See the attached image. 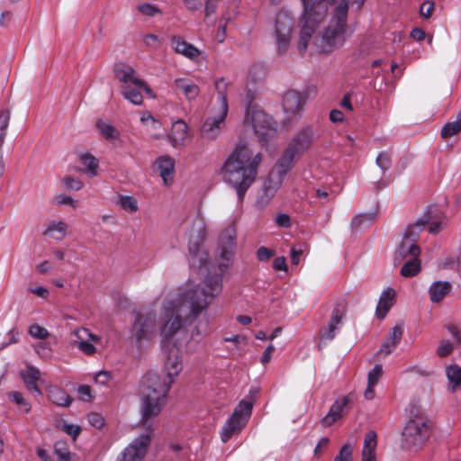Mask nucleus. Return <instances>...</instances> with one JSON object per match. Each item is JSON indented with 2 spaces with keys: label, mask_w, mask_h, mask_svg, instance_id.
I'll use <instances>...</instances> for the list:
<instances>
[{
  "label": "nucleus",
  "mask_w": 461,
  "mask_h": 461,
  "mask_svg": "<svg viewBox=\"0 0 461 461\" xmlns=\"http://www.w3.org/2000/svg\"><path fill=\"white\" fill-rule=\"evenodd\" d=\"M21 375L28 390L33 391L39 395L41 394L37 385V382L41 376V372L38 368L29 366L21 373Z\"/></svg>",
  "instance_id": "obj_28"
},
{
  "label": "nucleus",
  "mask_w": 461,
  "mask_h": 461,
  "mask_svg": "<svg viewBox=\"0 0 461 461\" xmlns=\"http://www.w3.org/2000/svg\"><path fill=\"white\" fill-rule=\"evenodd\" d=\"M333 461H353V447L350 443L342 446Z\"/></svg>",
  "instance_id": "obj_42"
},
{
  "label": "nucleus",
  "mask_w": 461,
  "mask_h": 461,
  "mask_svg": "<svg viewBox=\"0 0 461 461\" xmlns=\"http://www.w3.org/2000/svg\"><path fill=\"white\" fill-rule=\"evenodd\" d=\"M8 397L10 400L14 402L20 406H24L25 411H30L31 405L25 401V399L23 397V395L19 392H11L8 394Z\"/></svg>",
  "instance_id": "obj_46"
},
{
  "label": "nucleus",
  "mask_w": 461,
  "mask_h": 461,
  "mask_svg": "<svg viewBox=\"0 0 461 461\" xmlns=\"http://www.w3.org/2000/svg\"><path fill=\"white\" fill-rule=\"evenodd\" d=\"M64 184L68 189L75 191H78L84 186V184L81 180L73 176H67L64 179Z\"/></svg>",
  "instance_id": "obj_48"
},
{
  "label": "nucleus",
  "mask_w": 461,
  "mask_h": 461,
  "mask_svg": "<svg viewBox=\"0 0 461 461\" xmlns=\"http://www.w3.org/2000/svg\"><path fill=\"white\" fill-rule=\"evenodd\" d=\"M453 351V344L448 340H443L440 342L437 349V353L440 357L448 356Z\"/></svg>",
  "instance_id": "obj_50"
},
{
  "label": "nucleus",
  "mask_w": 461,
  "mask_h": 461,
  "mask_svg": "<svg viewBox=\"0 0 461 461\" xmlns=\"http://www.w3.org/2000/svg\"><path fill=\"white\" fill-rule=\"evenodd\" d=\"M278 122L270 114L261 111V148L274 152L277 145Z\"/></svg>",
  "instance_id": "obj_12"
},
{
  "label": "nucleus",
  "mask_w": 461,
  "mask_h": 461,
  "mask_svg": "<svg viewBox=\"0 0 461 461\" xmlns=\"http://www.w3.org/2000/svg\"><path fill=\"white\" fill-rule=\"evenodd\" d=\"M10 121V112L3 111L0 113V131L6 132V129L8 127Z\"/></svg>",
  "instance_id": "obj_57"
},
{
  "label": "nucleus",
  "mask_w": 461,
  "mask_h": 461,
  "mask_svg": "<svg viewBox=\"0 0 461 461\" xmlns=\"http://www.w3.org/2000/svg\"><path fill=\"white\" fill-rule=\"evenodd\" d=\"M344 315L345 313L343 310H340L339 308H335L333 310L328 327L321 330L320 331V338L321 340H330L335 338V331L339 324L341 323Z\"/></svg>",
  "instance_id": "obj_23"
},
{
  "label": "nucleus",
  "mask_w": 461,
  "mask_h": 461,
  "mask_svg": "<svg viewBox=\"0 0 461 461\" xmlns=\"http://www.w3.org/2000/svg\"><path fill=\"white\" fill-rule=\"evenodd\" d=\"M253 405L252 400L244 399L235 407L233 412L224 422L220 431L221 440L223 443L229 441L246 427L250 418Z\"/></svg>",
  "instance_id": "obj_6"
},
{
  "label": "nucleus",
  "mask_w": 461,
  "mask_h": 461,
  "mask_svg": "<svg viewBox=\"0 0 461 461\" xmlns=\"http://www.w3.org/2000/svg\"><path fill=\"white\" fill-rule=\"evenodd\" d=\"M429 222V217L428 215H424L422 218L417 220L413 224L407 227L396 251L397 258L403 260L408 258H419L420 249L417 245V240L424 226Z\"/></svg>",
  "instance_id": "obj_7"
},
{
  "label": "nucleus",
  "mask_w": 461,
  "mask_h": 461,
  "mask_svg": "<svg viewBox=\"0 0 461 461\" xmlns=\"http://www.w3.org/2000/svg\"><path fill=\"white\" fill-rule=\"evenodd\" d=\"M80 161L86 167V172L91 176H97V168L99 166V162L96 158L93 155L86 153L80 155Z\"/></svg>",
  "instance_id": "obj_37"
},
{
  "label": "nucleus",
  "mask_w": 461,
  "mask_h": 461,
  "mask_svg": "<svg viewBox=\"0 0 461 461\" xmlns=\"http://www.w3.org/2000/svg\"><path fill=\"white\" fill-rule=\"evenodd\" d=\"M383 374V367L377 364L369 371L367 375V387L364 392V396L367 400H372L375 397L374 386L377 384Z\"/></svg>",
  "instance_id": "obj_30"
},
{
  "label": "nucleus",
  "mask_w": 461,
  "mask_h": 461,
  "mask_svg": "<svg viewBox=\"0 0 461 461\" xmlns=\"http://www.w3.org/2000/svg\"><path fill=\"white\" fill-rule=\"evenodd\" d=\"M235 237L236 231L232 226H229L225 229L220 236L219 249L222 262L219 264L218 268L221 275L223 274L232 259L235 248Z\"/></svg>",
  "instance_id": "obj_13"
},
{
  "label": "nucleus",
  "mask_w": 461,
  "mask_h": 461,
  "mask_svg": "<svg viewBox=\"0 0 461 461\" xmlns=\"http://www.w3.org/2000/svg\"><path fill=\"white\" fill-rule=\"evenodd\" d=\"M115 78L122 84L121 89L125 86L143 87L147 94H151L149 86L137 74L136 70L126 64L117 65L114 68Z\"/></svg>",
  "instance_id": "obj_16"
},
{
  "label": "nucleus",
  "mask_w": 461,
  "mask_h": 461,
  "mask_svg": "<svg viewBox=\"0 0 461 461\" xmlns=\"http://www.w3.org/2000/svg\"><path fill=\"white\" fill-rule=\"evenodd\" d=\"M137 10L140 14L149 17H154L161 14V11L158 6L148 3L140 4L137 6Z\"/></svg>",
  "instance_id": "obj_41"
},
{
  "label": "nucleus",
  "mask_w": 461,
  "mask_h": 461,
  "mask_svg": "<svg viewBox=\"0 0 461 461\" xmlns=\"http://www.w3.org/2000/svg\"><path fill=\"white\" fill-rule=\"evenodd\" d=\"M376 164L384 171L387 170L391 165V159L386 153H380L376 158Z\"/></svg>",
  "instance_id": "obj_52"
},
{
  "label": "nucleus",
  "mask_w": 461,
  "mask_h": 461,
  "mask_svg": "<svg viewBox=\"0 0 461 461\" xmlns=\"http://www.w3.org/2000/svg\"><path fill=\"white\" fill-rule=\"evenodd\" d=\"M377 447V435L374 430L366 433L362 449L361 461H376L375 449Z\"/></svg>",
  "instance_id": "obj_22"
},
{
  "label": "nucleus",
  "mask_w": 461,
  "mask_h": 461,
  "mask_svg": "<svg viewBox=\"0 0 461 461\" xmlns=\"http://www.w3.org/2000/svg\"><path fill=\"white\" fill-rule=\"evenodd\" d=\"M434 9V3L430 1L424 2L420 6V14L424 18H429Z\"/></svg>",
  "instance_id": "obj_54"
},
{
  "label": "nucleus",
  "mask_w": 461,
  "mask_h": 461,
  "mask_svg": "<svg viewBox=\"0 0 461 461\" xmlns=\"http://www.w3.org/2000/svg\"><path fill=\"white\" fill-rule=\"evenodd\" d=\"M172 46L176 53L181 54L190 59H194L201 54V51L193 44L188 43L177 37L172 38Z\"/></svg>",
  "instance_id": "obj_27"
},
{
  "label": "nucleus",
  "mask_w": 461,
  "mask_h": 461,
  "mask_svg": "<svg viewBox=\"0 0 461 461\" xmlns=\"http://www.w3.org/2000/svg\"><path fill=\"white\" fill-rule=\"evenodd\" d=\"M274 351H275V347L272 344H269L266 348L263 355L261 356V363H263V364L268 363L272 357Z\"/></svg>",
  "instance_id": "obj_62"
},
{
  "label": "nucleus",
  "mask_w": 461,
  "mask_h": 461,
  "mask_svg": "<svg viewBox=\"0 0 461 461\" xmlns=\"http://www.w3.org/2000/svg\"><path fill=\"white\" fill-rule=\"evenodd\" d=\"M218 2L219 0H206L204 12L207 17L215 13Z\"/></svg>",
  "instance_id": "obj_63"
},
{
  "label": "nucleus",
  "mask_w": 461,
  "mask_h": 461,
  "mask_svg": "<svg viewBox=\"0 0 461 461\" xmlns=\"http://www.w3.org/2000/svg\"><path fill=\"white\" fill-rule=\"evenodd\" d=\"M402 333V327L401 325H395L388 333L385 341L382 344L377 354H384L385 356L391 354L397 344L401 341Z\"/></svg>",
  "instance_id": "obj_21"
},
{
  "label": "nucleus",
  "mask_w": 461,
  "mask_h": 461,
  "mask_svg": "<svg viewBox=\"0 0 461 461\" xmlns=\"http://www.w3.org/2000/svg\"><path fill=\"white\" fill-rule=\"evenodd\" d=\"M215 90L217 92V105L215 107L229 110L227 91L230 85L224 77L218 78L215 81Z\"/></svg>",
  "instance_id": "obj_32"
},
{
  "label": "nucleus",
  "mask_w": 461,
  "mask_h": 461,
  "mask_svg": "<svg viewBox=\"0 0 461 461\" xmlns=\"http://www.w3.org/2000/svg\"><path fill=\"white\" fill-rule=\"evenodd\" d=\"M54 202H55V203L59 204V205L68 204L73 208L77 207V202L67 194H59V195L55 196Z\"/></svg>",
  "instance_id": "obj_49"
},
{
  "label": "nucleus",
  "mask_w": 461,
  "mask_h": 461,
  "mask_svg": "<svg viewBox=\"0 0 461 461\" xmlns=\"http://www.w3.org/2000/svg\"><path fill=\"white\" fill-rule=\"evenodd\" d=\"M296 157H299V155L289 147L285 149L280 158L277 160L276 164L271 170L272 179L275 180L276 184H278L280 179L284 178L285 176L292 170L294 167V161Z\"/></svg>",
  "instance_id": "obj_18"
},
{
  "label": "nucleus",
  "mask_w": 461,
  "mask_h": 461,
  "mask_svg": "<svg viewBox=\"0 0 461 461\" xmlns=\"http://www.w3.org/2000/svg\"><path fill=\"white\" fill-rule=\"evenodd\" d=\"M294 24V19L288 12L280 11L277 14L275 22V29L279 53H284L287 50L290 44Z\"/></svg>",
  "instance_id": "obj_11"
},
{
  "label": "nucleus",
  "mask_w": 461,
  "mask_h": 461,
  "mask_svg": "<svg viewBox=\"0 0 461 461\" xmlns=\"http://www.w3.org/2000/svg\"><path fill=\"white\" fill-rule=\"evenodd\" d=\"M150 441V433L140 435L122 452L117 461H142Z\"/></svg>",
  "instance_id": "obj_14"
},
{
  "label": "nucleus",
  "mask_w": 461,
  "mask_h": 461,
  "mask_svg": "<svg viewBox=\"0 0 461 461\" xmlns=\"http://www.w3.org/2000/svg\"><path fill=\"white\" fill-rule=\"evenodd\" d=\"M330 119L333 122H341L344 120V115L339 110H332L330 113Z\"/></svg>",
  "instance_id": "obj_64"
},
{
  "label": "nucleus",
  "mask_w": 461,
  "mask_h": 461,
  "mask_svg": "<svg viewBox=\"0 0 461 461\" xmlns=\"http://www.w3.org/2000/svg\"><path fill=\"white\" fill-rule=\"evenodd\" d=\"M305 99L300 92L295 90H287L282 96L281 106L284 113L282 125L288 128L295 124L302 117Z\"/></svg>",
  "instance_id": "obj_9"
},
{
  "label": "nucleus",
  "mask_w": 461,
  "mask_h": 461,
  "mask_svg": "<svg viewBox=\"0 0 461 461\" xmlns=\"http://www.w3.org/2000/svg\"><path fill=\"white\" fill-rule=\"evenodd\" d=\"M183 3L187 10L194 12L201 8L203 0H183Z\"/></svg>",
  "instance_id": "obj_59"
},
{
  "label": "nucleus",
  "mask_w": 461,
  "mask_h": 461,
  "mask_svg": "<svg viewBox=\"0 0 461 461\" xmlns=\"http://www.w3.org/2000/svg\"><path fill=\"white\" fill-rule=\"evenodd\" d=\"M174 85L176 89L182 92L188 101L195 99L200 93L199 86L188 78H176Z\"/></svg>",
  "instance_id": "obj_24"
},
{
  "label": "nucleus",
  "mask_w": 461,
  "mask_h": 461,
  "mask_svg": "<svg viewBox=\"0 0 461 461\" xmlns=\"http://www.w3.org/2000/svg\"><path fill=\"white\" fill-rule=\"evenodd\" d=\"M29 333L32 337L40 339H45L49 335L48 330L38 324L32 325L29 329Z\"/></svg>",
  "instance_id": "obj_44"
},
{
  "label": "nucleus",
  "mask_w": 461,
  "mask_h": 461,
  "mask_svg": "<svg viewBox=\"0 0 461 461\" xmlns=\"http://www.w3.org/2000/svg\"><path fill=\"white\" fill-rule=\"evenodd\" d=\"M55 453L60 461H69L70 459L71 454L63 443H57L55 445Z\"/></svg>",
  "instance_id": "obj_47"
},
{
  "label": "nucleus",
  "mask_w": 461,
  "mask_h": 461,
  "mask_svg": "<svg viewBox=\"0 0 461 461\" xmlns=\"http://www.w3.org/2000/svg\"><path fill=\"white\" fill-rule=\"evenodd\" d=\"M92 342V340L81 341L76 347L86 355H93L95 353L96 349Z\"/></svg>",
  "instance_id": "obj_51"
},
{
  "label": "nucleus",
  "mask_w": 461,
  "mask_h": 461,
  "mask_svg": "<svg viewBox=\"0 0 461 461\" xmlns=\"http://www.w3.org/2000/svg\"><path fill=\"white\" fill-rule=\"evenodd\" d=\"M229 110L213 106L202 127V134L207 139H216L221 132Z\"/></svg>",
  "instance_id": "obj_15"
},
{
  "label": "nucleus",
  "mask_w": 461,
  "mask_h": 461,
  "mask_svg": "<svg viewBox=\"0 0 461 461\" xmlns=\"http://www.w3.org/2000/svg\"><path fill=\"white\" fill-rule=\"evenodd\" d=\"M142 42L147 47L157 48L158 45H160L161 40L156 34L148 33L142 36Z\"/></svg>",
  "instance_id": "obj_45"
},
{
  "label": "nucleus",
  "mask_w": 461,
  "mask_h": 461,
  "mask_svg": "<svg viewBox=\"0 0 461 461\" xmlns=\"http://www.w3.org/2000/svg\"><path fill=\"white\" fill-rule=\"evenodd\" d=\"M431 428V421L423 412L411 411L402 433V447L409 450L420 448L429 439Z\"/></svg>",
  "instance_id": "obj_5"
},
{
  "label": "nucleus",
  "mask_w": 461,
  "mask_h": 461,
  "mask_svg": "<svg viewBox=\"0 0 461 461\" xmlns=\"http://www.w3.org/2000/svg\"><path fill=\"white\" fill-rule=\"evenodd\" d=\"M159 170L160 176L163 178L165 184L167 185L168 180L172 179L175 163L174 159L169 157H160L156 161Z\"/></svg>",
  "instance_id": "obj_31"
},
{
  "label": "nucleus",
  "mask_w": 461,
  "mask_h": 461,
  "mask_svg": "<svg viewBox=\"0 0 461 461\" xmlns=\"http://www.w3.org/2000/svg\"><path fill=\"white\" fill-rule=\"evenodd\" d=\"M371 220H372V217L368 214L357 215L351 221V227L353 229H357L362 225V223H364L366 221H369Z\"/></svg>",
  "instance_id": "obj_55"
},
{
  "label": "nucleus",
  "mask_w": 461,
  "mask_h": 461,
  "mask_svg": "<svg viewBox=\"0 0 461 461\" xmlns=\"http://www.w3.org/2000/svg\"><path fill=\"white\" fill-rule=\"evenodd\" d=\"M48 397L51 402L59 406H69L72 402L68 393L57 386L50 388Z\"/></svg>",
  "instance_id": "obj_34"
},
{
  "label": "nucleus",
  "mask_w": 461,
  "mask_h": 461,
  "mask_svg": "<svg viewBox=\"0 0 461 461\" xmlns=\"http://www.w3.org/2000/svg\"><path fill=\"white\" fill-rule=\"evenodd\" d=\"M446 374L452 391L461 386V367L450 365L446 368Z\"/></svg>",
  "instance_id": "obj_36"
},
{
  "label": "nucleus",
  "mask_w": 461,
  "mask_h": 461,
  "mask_svg": "<svg viewBox=\"0 0 461 461\" xmlns=\"http://www.w3.org/2000/svg\"><path fill=\"white\" fill-rule=\"evenodd\" d=\"M141 90H143V87H130L125 86L123 88H122L121 92L126 100L130 101L135 105H140L143 101L142 95L140 93Z\"/></svg>",
  "instance_id": "obj_35"
},
{
  "label": "nucleus",
  "mask_w": 461,
  "mask_h": 461,
  "mask_svg": "<svg viewBox=\"0 0 461 461\" xmlns=\"http://www.w3.org/2000/svg\"><path fill=\"white\" fill-rule=\"evenodd\" d=\"M334 0H302L303 13L299 21V32L296 48L300 54L306 52L310 42L316 33L320 24L328 14L329 5ZM361 4L364 0H352Z\"/></svg>",
  "instance_id": "obj_4"
},
{
  "label": "nucleus",
  "mask_w": 461,
  "mask_h": 461,
  "mask_svg": "<svg viewBox=\"0 0 461 461\" xmlns=\"http://www.w3.org/2000/svg\"><path fill=\"white\" fill-rule=\"evenodd\" d=\"M315 140V132L312 126H304L299 129L292 137L287 147L299 156L308 151Z\"/></svg>",
  "instance_id": "obj_17"
},
{
  "label": "nucleus",
  "mask_w": 461,
  "mask_h": 461,
  "mask_svg": "<svg viewBox=\"0 0 461 461\" xmlns=\"http://www.w3.org/2000/svg\"><path fill=\"white\" fill-rule=\"evenodd\" d=\"M259 164V153L254 154L247 146L237 147L228 157L221 167L225 183L237 192L240 202L254 183Z\"/></svg>",
  "instance_id": "obj_3"
},
{
  "label": "nucleus",
  "mask_w": 461,
  "mask_h": 461,
  "mask_svg": "<svg viewBox=\"0 0 461 461\" xmlns=\"http://www.w3.org/2000/svg\"><path fill=\"white\" fill-rule=\"evenodd\" d=\"M273 268L276 271H287V265L285 257L276 258L273 261Z\"/></svg>",
  "instance_id": "obj_56"
},
{
  "label": "nucleus",
  "mask_w": 461,
  "mask_h": 461,
  "mask_svg": "<svg viewBox=\"0 0 461 461\" xmlns=\"http://www.w3.org/2000/svg\"><path fill=\"white\" fill-rule=\"evenodd\" d=\"M205 234V222L203 219L197 215L194 220L189 232V252L193 257V265L198 267L207 266V253L201 250L199 244L203 241Z\"/></svg>",
  "instance_id": "obj_10"
},
{
  "label": "nucleus",
  "mask_w": 461,
  "mask_h": 461,
  "mask_svg": "<svg viewBox=\"0 0 461 461\" xmlns=\"http://www.w3.org/2000/svg\"><path fill=\"white\" fill-rule=\"evenodd\" d=\"M6 336L8 337V339L5 341V340L2 339V336L0 335V349H3L9 344L14 343L17 341L16 334L14 333V330H11L10 332H8Z\"/></svg>",
  "instance_id": "obj_60"
},
{
  "label": "nucleus",
  "mask_w": 461,
  "mask_h": 461,
  "mask_svg": "<svg viewBox=\"0 0 461 461\" xmlns=\"http://www.w3.org/2000/svg\"><path fill=\"white\" fill-rule=\"evenodd\" d=\"M111 379V374L106 371H101L95 375V383L99 384H106Z\"/></svg>",
  "instance_id": "obj_58"
},
{
  "label": "nucleus",
  "mask_w": 461,
  "mask_h": 461,
  "mask_svg": "<svg viewBox=\"0 0 461 461\" xmlns=\"http://www.w3.org/2000/svg\"><path fill=\"white\" fill-rule=\"evenodd\" d=\"M284 178L280 179V182L276 184L275 180L272 179V171H270L267 180L264 183V196L266 201L268 202L276 194L277 189L281 186Z\"/></svg>",
  "instance_id": "obj_39"
},
{
  "label": "nucleus",
  "mask_w": 461,
  "mask_h": 461,
  "mask_svg": "<svg viewBox=\"0 0 461 461\" xmlns=\"http://www.w3.org/2000/svg\"><path fill=\"white\" fill-rule=\"evenodd\" d=\"M221 290V277L219 274L207 276L202 285L186 284L176 296L163 302L159 321L154 310L134 314L129 329L130 341L138 349H141L159 332L163 348L169 346L184 326L194 321Z\"/></svg>",
  "instance_id": "obj_1"
},
{
  "label": "nucleus",
  "mask_w": 461,
  "mask_h": 461,
  "mask_svg": "<svg viewBox=\"0 0 461 461\" xmlns=\"http://www.w3.org/2000/svg\"><path fill=\"white\" fill-rule=\"evenodd\" d=\"M350 402L348 396H343L337 399L330 406L329 412L321 420V424L324 427H330L337 420L342 419L346 415L345 408Z\"/></svg>",
  "instance_id": "obj_20"
},
{
  "label": "nucleus",
  "mask_w": 461,
  "mask_h": 461,
  "mask_svg": "<svg viewBox=\"0 0 461 461\" xmlns=\"http://www.w3.org/2000/svg\"><path fill=\"white\" fill-rule=\"evenodd\" d=\"M420 271V261L419 258H412L407 259L406 263L401 269V274L404 277H411L416 276Z\"/></svg>",
  "instance_id": "obj_38"
},
{
  "label": "nucleus",
  "mask_w": 461,
  "mask_h": 461,
  "mask_svg": "<svg viewBox=\"0 0 461 461\" xmlns=\"http://www.w3.org/2000/svg\"><path fill=\"white\" fill-rule=\"evenodd\" d=\"M452 285L449 282L447 281H437L434 282L429 289V294L431 302L439 303L441 302L447 294H448L451 291Z\"/></svg>",
  "instance_id": "obj_29"
},
{
  "label": "nucleus",
  "mask_w": 461,
  "mask_h": 461,
  "mask_svg": "<svg viewBox=\"0 0 461 461\" xmlns=\"http://www.w3.org/2000/svg\"><path fill=\"white\" fill-rule=\"evenodd\" d=\"M68 228V224L63 221H51L48 222L43 235L60 241L67 236Z\"/></svg>",
  "instance_id": "obj_26"
},
{
  "label": "nucleus",
  "mask_w": 461,
  "mask_h": 461,
  "mask_svg": "<svg viewBox=\"0 0 461 461\" xmlns=\"http://www.w3.org/2000/svg\"><path fill=\"white\" fill-rule=\"evenodd\" d=\"M96 127L101 135L108 141L115 143L120 139V132L111 123L104 120L96 122Z\"/></svg>",
  "instance_id": "obj_33"
},
{
  "label": "nucleus",
  "mask_w": 461,
  "mask_h": 461,
  "mask_svg": "<svg viewBox=\"0 0 461 461\" xmlns=\"http://www.w3.org/2000/svg\"><path fill=\"white\" fill-rule=\"evenodd\" d=\"M118 203L122 209L130 212H134L138 210L137 201L132 196L121 195Z\"/></svg>",
  "instance_id": "obj_43"
},
{
  "label": "nucleus",
  "mask_w": 461,
  "mask_h": 461,
  "mask_svg": "<svg viewBox=\"0 0 461 461\" xmlns=\"http://www.w3.org/2000/svg\"><path fill=\"white\" fill-rule=\"evenodd\" d=\"M73 335L76 337V339L73 340L74 346H77L81 341L92 340L93 342L99 341V337L91 333L86 328H79L73 331Z\"/></svg>",
  "instance_id": "obj_40"
},
{
  "label": "nucleus",
  "mask_w": 461,
  "mask_h": 461,
  "mask_svg": "<svg viewBox=\"0 0 461 461\" xmlns=\"http://www.w3.org/2000/svg\"><path fill=\"white\" fill-rule=\"evenodd\" d=\"M88 421L89 423L96 428V429H100L104 426V418L98 414V413H91L88 415Z\"/></svg>",
  "instance_id": "obj_53"
},
{
  "label": "nucleus",
  "mask_w": 461,
  "mask_h": 461,
  "mask_svg": "<svg viewBox=\"0 0 461 461\" xmlns=\"http://www.w3.org/2000/svg\"><path fill=\"white\" fill-rule=\"evenodd\" d=\"M395 296L396 293L392 288H387L383 292L376 307V315L378 318L383 319L385 317L390 308L395 303Z\"/></svg>",
  "instance_id": "obj_25"
},
{
  "label": "nucleus",
  "mask_w": 461,
  "mask_h": 461,
  "mask_svg": "<svg viewBox=\"0 0 461 461\" xmlns=\"http://www.w3.org/2000/svg\"><path fill=\"white\" fill-rule=\"evenodd\" d=\"M191 138L188 125L183 120H177L173 122L170 133L167 134V140L175 149L186 145Z\"/></svg>",
  "instance_id": "obj_19"
},
{
  "label": "nucleus",
  "mask_w": 461,
  "mask_h": 461,
  "mask_svg": "<svg viewBox=\"0 0 461 461\" xmlns=\"http://www.w3.org/2000/svg\"><path fill=\"white\" fill-rule=\"evenodd\" d=\"M242 104L244 107L245 126L250 127L255 133H258L259 117L258 86L254 77H251L246 85Z\"/></svg>",
  "instance_id": "obj_8"
},
{
  "label": "nucleus",
  "mask_w": 461,
  "mask_h": 461,
  "mask_svg": "<svg viewBox=\"0 0 461 461\" xmlns=\"http://www.w3.org/2000/svg\"><path fill=\"white\" fill-rule=\"evenodd\" d=\"M276 223L284 228H288L291 224L290 217L285 213H281L276 217Z\"/></svg>",
  "instance_id": "obj_61"
},
{
  "label": "nucleus",
  "mask_w": 461,
  "mask_h": 461,
  "mask_svg": "<svg viewBox=\"0 0 461 461\" xmlns=\"http://www.w3.org/2000/svg\"><path fill=\"white\" fill-rule=\"evenodd\" d=\"M183 368L179 349L173 345L168 349L165 369L167 377L158 374L148 373L140 383L139 395L141 401V421L147 424L153 417L159 414L165 403V398L174 382Z\"/></svg>",
  "instance_id": "obj_2"
}]
</instances>
